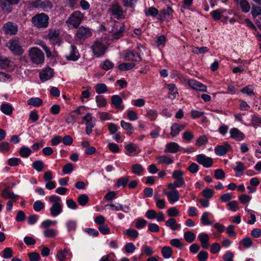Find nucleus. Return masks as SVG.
Instances as JSON below:
<instances>
[{
    "label": "nucleus",
    "instance_id": "obj_39",
    "mask_svg": "<svg viewBox=\"0 0 261 261\" xmlns=\"http://www.w3.org/2000/svg\"><path fill=\"white\" fill-rule=\"evenodd\" d=\"M237 166L234 168V170L236 172V176H240L243 174V171L245 169L244 164L241 162L236 163Z\"/></svg>",
    "mask_w": 261,
    "mask_h": 261
},
{
    "label": "nucleus",
    "instance_id": "obj_33",
    "mask_svg": "<svg viewBox=\"0 0 261 261\" xmlns=\"http://www.w3.org/2000/svg\"><path fill=\"white\" fill-rule=\"evenodd\" d=\"M42 103V100L38 97L31 98L27 101L28 105H31L35 107L41 106Z\"/></svg>",
    "mask_w": 261,
    "mask_h": 261
},
{
    "label": "nucleus",
    "instance_id": "obj_40",
    "mask_svg": "<svg viewBox=\"0 0 261 261\" xmlns=\"http://www.w3.org/2000/svg\"><path fill=\"white\" fill-rule=\"evenodd\" d=\"M95 101L98 107H104L107 105L106 99L102 95H97L95 97Z\"/></svg>",
    "mask_w": 261,
    "mask_h": 261
},
{
    "label": "nucleus",
    "instance_id": "obj_47",
    "mask_svg": "<svg viewBox=\"0 0 261 261\" xmlns=\"http://www.w3.org/2000/svg\"><path fill=\"white\" fill-rule=\"evenodd\" d=\"M225 11L224 10L222 9H218L216 10H214L211 12V14L212 17L215 20H220L222 17V15L223 13Z\"/></svg>",
    "mask_w": 261,
    "mask_h": 261
},
{
    "label": "nucleus",
    "instance_id": "obj_38",
    "mask_svg": "<svg viewBox=\"0 0 261 261\" xmlns=\"http://www.w3.org/2000/svg\"><path fill=\"white\" fill-rule=\"evenodd\" d=\"M184 239L188 243H192L196 239L195 234L192 231H187L184 234Z\"/></svg>",
    "mask_w": 261,
    "mask_h": 261
},
{
    "label": "nucleus",
    "instance_id": "obj_61",
    "mask_svg": "<svg viewBox=\"0 0 261 261\" xmlns=\"http://www.w3.org/2000/svg\"><path fill=\"white\" fill-rule=\"evenodd\" d=\"M179 212L175 207L169 208L167 211V214L169 217H175L179 215Z\"/></svg>",
    "mask_w": 261,
    "mask_h": 261
},
{
    "label": "nucleus",
    "instance_id": "obj_43",
    "mask_svg": "<svg viewBox=\"0 0 261 261\" xmlns=\"http://www.w3.org/2000/svg\"><path fill=\"white\" fill-rule=\"evenodd\" d=\"M95 91L98 94H102L108 91L107 86L103 83L97 84L95 86Z\"/></svg>",
    "mask_w": 261,
    "mask_h": 261
},
{
    "label": "nucleus",
    "instance_id": "obj_25",
    "mask_svg": "<svg viewBox=\"0 0 261 261\" xmlns=\"http://www.w3.org/2000/svg\"><path fill=\"white\" fill-rule=\"evenodd\" d=\"M2 196L5 199H11L14 200L15 201L17 197V195L15 194L13 192H11L10 188L6 187L4 188L2 192Z\"/></svg>",
    "mask_w": 261,
    "mask_h": 261
},
{
    "label": "nucleus",
    "instance_id": "obj_17",
    "mask_svg": "<svg viewBox=\"0 0 261 261\" xmlns=\"http://www.w3.org/2000/svg\"><path fill=\"white\" fill-rule=\"evenodd\" d=\"M125 60L139 62L142 60L140 55L134 51L128 50L124 56Z\"/></svg>",
    "mask_w": 261,
    "mask_h": 261
},
{
    "label": "nucleus",
    "instance_id": "obj_5",
    "mask_svg": "<svg viewBox=\"0 0 261 261\" xmlns=\"http://www.w3.org/2000/svg\"><path fill=\"white\" fill-rule=\"evenodd\" d=\"M29 56L34 64H41L44 62V54L42 50L37 47H33L29 49Z\"/></svg>",
    "mask_w": 261,
    "mask_h": 261
},
{
    "label": "nucleus",
    "instance_id": "obj_54",
    "mask_svg": "<svg viewBox=\"0 0 261 261\" xmlns=\"http://www.w3.org/2000/svg\"><path fill=\"white\" fill-rule=\"evenodd\" d=\"M32 166L36 170L40 172L43 168V163L40 160L36 161L33 162Z\"/></svg>",
    "mask_w": 261,
    "mask_h": 261
},
{
    "label": "nucleus",
    "instance_id": "obj_15",
    "mask_svg": "<svg viewBox=\"0 0 261 261\" xmlns=\"http://www.w3.org/2000/svg\"><path fill=\"white\" fill-rule=\"evenodd\" d=\"M105 207H109V209L112 211H121L126 213H128L130 210L129 205H123L119 203L116 205L113 203H110L109 204H106Z\"/></svg>",
    "mask_w": 261,
    "mask_h": 261
},
{
    "label": "nucleus",
    "instance_id": "obj_22",
    "mask_svg": "<svg viewBox=\"0 0 261 261\" xmlns=\"http://www.w3.org/2000/svg\"><path fill=\"white\" fill-rule=\"evenodd\" d=\"M230 137L237 141H240L245 138V135L237 128H233L230 130Z\"/></svg>",
    "mask_w": 261,
    "mask_h": 261
},
{
    "label": "nucleus",
    "instance_id": "obj_59",
    "mask_svg": "<svg viewBox=\"0 0 261 261\" xmlns=\"http://www.w3.org/2000/svg\"><path fill=\"white\" fill-rule=\"evenodd\" d=\"M10 150L9 143L7 142H2L0 143V151L1 152H7Z\"/></svg>",
    "mask_w": 261,
    "mask_h": 261
},
{
    "label": "nucleus",
    "instance_id": "obj_60",
    "mask_svg": "<svg viewBox=\"0 0 261 261\" xmlns=\"http://www.w3.org/2000/svg\"><path fill=\"white\" fill-rule=\"evenodd\" d=\"M147 223V222L145 219H138L136 222L135 226L138 229H141L145 227Z\"/></svg>",
    "mask_w": 261,
    "mask_h": 261
},
{
    "label": "nucleus",
    "instance_id": "obj_30",
    "mask_svg": "<svg viewBox=\"0 0 261 261\" xmlns=\"http://www.w3.org/2000/svg\"><path fill=\"white\" fill-rule=\"evenodd\" d=\"M237 3L240 5L243 12L248 13L250 11L251 9L250 5L247 0L240 1Z\"/></svg>",
    "mask_w": 261,
    "mask_h": 261
},
{
    "label": "nucleus",
    "instance_id": "obj_46",
    "mask_svg": "<svg viewBox=\"0 0 261 261\" xmlns=\"http://www.w3.org/2000/svg\"><path fill=\"white\" fill-rule=\"evenodd\" d=\"M57 231L54 229L46 228L43 231V234L46 238H52L56 237Z\"/></svg>",
    "mask_w": 261,
    "mask_h": 261
},
{
    "label": "nucleus",
    "instance_id": "obj_28",
    "mask_svg": "<svg viewBox=\"0 0 261 261\" xmlns=\"http://www.w3.org/2000/svg\"><path fill=\"white\" fill-rule=\"evenodd\" d=\"M172 12V9L170 6H168L166 9H164L161 11L160 14L161 19L165 20L169 18Z\"/></svg>",
    "mask_w": 261,
    "mask_h": 261
},
{
    "label": "nucleus",
    "instance_id": "obj_36",
    "mask_svg": "<svg viewBox=\"0 0 261 261\" xmlns=\"http://www.w3.org/2000/svg\"><path fill=\"white\" fill-rule=\"evenodd\" d=\"M1 110L4 114L10 115L12 113L13 108L8 103H4L1 105Z\"/></svg>",
    "mask_w": 261,
    "mask_h": 261
},
{
    "label": "nucleus",
    "instance_id": "obj_64",
    "mask_svg": "<svg viewBox=\"0 0 261 261\" xmlns=\"http://www.w3.org/2000/svg\"><path fill=\"white\" fill-rule=\"evenodd\" d=\"M28 257L31 261H39L40 256L39 253L31 252L28 254Z\"/></svg>",
    "mask_w": 261,
    "mask_h": 261
},
{
    "label": "nucleus",
    "instance_id": "obj_26",
    "mask_svg": "<svg viewBox=\"0 0 261 261\" xmlns=\"http://www.w3.org/2000/svg\"><path fill=\"white\" fill-rule=\"evenodd\" d=\"M198 239L201 243V247L204 249H207L209 247V237L207 234L201 233L198 236Z\"/></svg>",
    "mask_w": 261,
    "mask_h": 261
},
{
    "label": "nucleus",
    "instance_id": "obj_57",
    "mask_svg": "<svg viewBox=\"0 0 261 261\" xmlns=\"http://www.w3.org/2000/svg\"><path fill=\"white\" fill-rule=\"evenodd\" d=\"M44 203L40 200L35 201L33 204V208L36 212H40L41 210L44 208Z\"/></svg>",
    "mask_w": 261,
    "mask_h": 261
},
{
    "label": "nucleus",
    "instance_id": "obj_9",
    "mask_svg": "<svg viewBox=\"0 0 261 261\" xmlns=\"http://www.w3.org/2000/svg\"><path fill=\"white\" fill-rule=\"evenodd\" d=\"M114 17L117 19H120L123 15V11L121 6L117 2H114L108 10Z\"/></svg>",
    "mask_w": 261,
    "mask_h": 261
},
{
    "label": "nucleus",
    "instance_id": "obj_8",
    "mask_svg": "<svg viewBox=\"0 0 261 261\" xmlns=\"http://www.w3.org/2000/svg\"><path fill=\"white\" fill-rule=\"evenodd\" d=\"M106 49V46L100 41H95L92 46L93 54L96 57L103 56Z\"/></svg>",
    "mask_w": 261,
    "mask_h": 261
},
{
    "label": "nucleus",
    "instance_id": "obj_44",
    "mask_svg": "<svg viewBox=\"0 0 261 261\" xmlns=\"http://www.w3.org/2000/svg\"><path fill=\"white\" fill-rule=\"evenodd\" d=\"M135 66L133 63H123L119 65L118 68L121 71H125L132 69Z\"/></svg>",
    "mask_w": 261,
    "mask_h": 261
},
{
    "label": "nucleus",
    "instance_id": "obj_10",
    "mask_svg": "<svg viewBox=\"0 0 261 261\" xmlns=\"http://www.w3.org/2000/svg\"><path fill=\"white\" fill-rule=\"evenodd\" d=\"M196 162L202 165L205 168H210L213 164V160L212 158L206 156L204 154H199L196 156Z\"/></svg>",
    "mask_w": 261,
    "mask_h": 261
},
{
    "label": "nucleus",
    "instance_id": "obj_1",
    "mask_svg": "<svg viewBox=\"0 0 261 261\" xmlns=\"http://www.w3.org/2000/svg\"><path fill=\"white\" fill-rule=\"evenodd\" d=\"M6 46L15 56H20L24 52V50L21 45V40L17 37L10 39Z\"/></svg>",
    "mask_w": 261,
    "mask_h": 261
},
{
    "label": "nucleus",
    "instance_id": "obj_6",
    "mask_svg": "<svg viewBox=\"0 0 261 261\" xmlns=\"http://www.w3.org/2000/svg\"><path fill=\"white\" fill-rule=\"evenodd\" d=\"M48 16L44 13L36 15L32 18V22L37 28H46L48 25Z\"/></svg>",
    "mask_w": 261,
    "mask_h": 261
},
{
    "label": "nucleus",
    "instance_id": "obj_19",
    "mask_svg": "<svg viewBox=\"0 0 261 261\" xmlns=\"http://www.w3.org/2000/svg\"><path fill=\"white\" fill-rule=\"evenodd\" d=\"M115 25L117 31L113 33V39H118L123 36V34L125 31L124 25L117 22Z\"/></svg>",
    "mask_w": 261,
    "mask_h": 261
},
{
    "label": "nucleus",
    "instance_id": "obj_52",
    "mask_svg": "<svg viewBox=\"0 0 261 261\" xmlns=\"http://www.w3.org/2000/svg\"><path fill=\"white\" fill-rule=\"evenodd\" d=\"M10 61L8 58L0 56V67L5 69L8 67L10 65Z\"/></svg>",
    "mask_w": 261,
    "mask_h": 261
},
{
    "label": "nucleus",
    "instance_id": "obj_58",
    "mask_svg": "<svg viewBox=\"0 0 261 261\" xmlns=\"http://www.w3.org/2000/svg\"><path fill=\"white\" fill-rule=\"evenodd\" d=\"M241 92L243 93L246 94L248 95H254L253 89L252 86H247L241 90Z\"/></svg>",
    "mask_w": 261,
    "mask_h": 261
},
{
    "label": "nucleus",
    "instance_id": "obj_4",
    "mask_svg": "<svg viewBox=\"0 0 261 261\" xmlns=\"http://www.w3.org/2000/svg\"><path fill=\"white\" fill-rule=\"evenodd\" d=\"M44 38L48 40L53 45H60L62 42L61 32L58 29H49L48 34L44 36Z\"/></svg>",
    "mask_w": 261,
    "mask_h": 261
},
{
    "label": "nucleus",
    "instance_id": "obj_23",
    "mask_svg": "<svg viewBox=\"0 0 261 261\" xmlns=\"http://www.w3.org/2000/svg\"><path fill=\"white\" fill-rule=\"evenodd\" d=\"M180 150L179 145L175 142H170L166 144L165 152L175 153Z\"/></svg>",
    "mask_w": 261,
    "mask_h": 261
},
{
    "label": "nucleus",
    "instance_id": "obj_42",
    "mask_svg": "<svg viewBox=\"0 0 261 261\" xmlns=\"http://www.w3.org/2000/svg\"><path fill=\"white\" fill-rule=\"evenodd\" d=\"M208 142V139L205 135L199 136L196 140L195 145L198 147L205 145Z\"/></svg>",
    "mask_w": 261,
    "mask_h": 261
},
{
    "label": "nucleus",
    "instance_id": "obj_56",
    "mask_svg": "<svg viewBox=\"0 0 261 261\" xmlns=\"http://www.w3.org/2000/svg\"><path fill=\"white\" fill-rule=\"evenodd\" d=\"M252 197L251 196L247 195L246 194H242L239 196V199L240 202L243 204H248L251 200Z\"/></svg>",
    "mask_w": 261,
    "mask_h": 261
},
{
    "label": "nucleus",
    "instance_id": "obj_16",
    "mask_svg": "<svg viewBox=\"0 0 261 261\" xmlns=\"http://www.w3.org/2000/svg\"><path fill=\"white\" fill-rule=\"evenodd\" d=\"M231 149V146L228 143H225L222 145H218L215 148V153L219 156L224 155Z\"/></svg>",
    "mask_w": 261,
    "mask_h": 261
},
{
    "label": "nucleus",
    "instance_id": "obj_7",
    "mask_svg": "<svg viewBox=\"0 0 261 261\" xmlns=\"http://www.w3.org/2000/svg\"><path fill=\"white\" fill-rule=\"evenodd\" d=\"M30 5L44 12H48L53 7V3L49 0H34L30 3Z\"/></svg>",
    "mask_w": 261,
    "mask_h": 261
},
{
    "label": "nucleus",
    "instance_id": "obj_31",
    "mask_svg": "<svg viewBox=\"0 0 261 261\" xmlns=\"http://www.w3.org/2000/svg\"><path fill=\"white\" fill-rule=\"evenodd\" d=\"M158 162L160 164H164L166 165H170L173 163V160L172 158H168L163 155L156 158Z\"/></svg>",
    "mask_w": 261,
    "mask_h": 261
},
{
    "label": "nucleus",
    "instance_id": "obj_50",
    "mask_svg": "<svg viewBox=\"0 0 261 261\" xmlns=\"http://www.w3.org/2000/svg\"><path fill=\"white\" fill-rule=\"evenodd\" d=\"M170 244L174 247L182 249L185 247V244L178 239H173L170 241Z\"/></svg>",
    "mask_w": 261,
    "mask_h": 261
},
{
    "label": "nucleus",
    "instance_id": "obj_55",
    "mask_svg": "<svg viewBox=\"0 0 261 261\" xmlns=\"http://www.w3.org/2000/svg\"><path fill=\"white\" fill-rule=\"evenodd\" d=\"M209 215L210 213L208 212H204L203 213L201 218V221L203 225H210L212 224V222L208 220V218Z\"/></svg>",
    "mask_w": 261,
    "mask_h": 261
},
{
    "label": "nucleus",
    "instance_id": "obj_14",
    "mask_svg": "<svg viewBox=\"0 0 261 261\" xmlns=\"http://www.w3.org/2000/svg\"><path fill=\"white\" fill-rule=\"evenodd\" d=\"M39 76L42 82L50 80L54 76V70L50 67H46L40 72Z\"/></svg>",
    "mask_w": 261,
    "mask_h": 261
},
{
    "label": "nucleus",
    "instance_id": "obj_11",
    "mask_svg": "<svg viewBox=\"0 0 261 261\" xmlns=\"http://www.w3.org/2000/svg\"><path fill=\"white\" fill-rule=\"evenodd\" d=\"M83 119L86 122V134L89 135L95 126V119L93 118L91 114L88 113L83 118Z\"/></svg>",
    "mask_w": 261,
    "mask_h": 261
},
{
    "label": "nucleus",
    "instance_id": "obj_13",
    "mask_svg": "<svg viewBox=\"0 0 261 261\" xmlns=\"http://www.w3.org/2000/svg\"><path fill=\"white\" fill-rule=\"evenodd\" d=\"M187 83L189 86L194 90L201 92H206L207 90V87L205 85L195 80H189Z\"/></svg>",
    "mask_w": 261,
    "mask_h": 261
},
{
    "label": "nucleus",
    "instance_id": "obj_32",
    "mask_svg": "<svg viewBox=\"0 0 261 261\" xmlns=\"http://www.w3.org/2000/svg\"><path fill=\"white\" fill-rule=\"evenodd\" d=\"M20 155L23 158H28L32 153L31 149L27 146H22L19 150Z\"/></svg>",
    "mask_w": 261,
    "mask_h": 261
},
{
    "label": "nucleus",
    "instance_id": "obj_34",
    "mask_svg": "<svg viewBox=\"0 0 261 261\" xmlns=\"http://www.w3.org/2000/svg\"><path fill=\"white\" fill-rule=\"evenodd\" d=\"M144 13L146 16H151L154 17L159 14V11L155 7H151L148 9H146L144 10Z\"/></svg>",
    "mask_w": 261,
    "mask_h": 261
},
{
    "label": "nucleus",
    "instance_id": "obj_24",
    "mask_svg": "<svg viewBox=\"0 0 261 261\" xmlns=\"http://www.w3.org/2000/svg\"><path fill=\"white\" fill-rule=\"evenodd\" d=\"M62 204H53L49 208L50 214L53 217H57L62 212Z\"/></svg>",
    "mask_w": 261,
    "mask_h": 261
},
{
    "label": "nucleus",
    "instance_id": "obj_45",
    "mask_svg": "<svg viewBox=\"0 0 261 261\" xmlns=\"http://www.w3.org/2000/svg\"><path fill=\"white\" fill-rule=\"evenodd\" d=\"M114 64L109 60H106L100 64V67L105 70H108L114 67Z\"/></svg>",
    "mask_w": 261,
    "mask_h": 261
},
{
    "label": "nucleus",
    "instance_id": "obj_2",
    "mask_svg": "<svg viewBox=\"0 0 261 261\" xmlns=\"http://www.w3.org/2000/svg\"><path fill=\"white\" fill-rule=\"evenodd\" d=\"M74 36L76 44H83L85 41L92 35V30L89 27L81 25L77 28Z\"/></svg>",
    "mask_w": 261,
    "mask_h": 261
},
{
    "label": "nucleus",
    "instance_id": "obj_37",
    "mask_svg": "<svg viewBox=\"0 0 261 261\" xmlns=\"http://www.w3.org/2000/svg\"><path fill=\"white\" fill-rule=\"evenodd\" d=\"M120 124L123 129L127 131V134L131 135L133 133V126L132 124L122 120L120 122Z\"/></svg>",
    "mask_w": 261,
    "mask_h": 261
},
{
    "label": "nucleus",
    "instance_id": "obj_49",
    "mask_svg": "<svg viewBox=\"0 0 261 261\" xmlns=\"http://www.w3.org/2000/svg\"><path fill=\"white\" fill-rule=\"evenodd\" d=\"M132 172L137 175H141L144 172V168L140 164H135L132 167Z\"/></svg>",
    "mask_w": 261,
    "mask_h": 261
},
{
    "label": "nucleus",
    "instance_id": "obj_18",
    "mask_svg": "<svg viewBox=\"0 0 261 261\" xmlns=\"http://www.w3.org/2000/svg\"><path fill=\"white\" fill-rule=\"evenodd\" d=\"M111 104L119 110H122L124 108V106L122 105V99L118 95H114L111 97Z\"/></svg>",
    "mask_w": 261,
    "mask_h": 261
},
{
    "label": "nucleus",
    "instance_id": "obj_51",
    "mask_svg": "<svg viewBox=\"0 0 261 261\" xmlns=\"http://www.w3.org/2000/svg\"><path fill=\"white\" fill-rule=\"evenodd\" d=\"M89 201V197L86 194H82L77 198V202L82 206H85Z\"/></svg>",
    "mask_w": 261,
    "mask_h": 261
},
{
    "label": "nucleus",
    "instance_id": "obj_35",
    "mask_svg": "<svg viewBox=\"0 0 261 261\" xmlns=\"http://www.w3.org/2000/svg\"><path fill=\"white\" fill-rule=\"evenodd\" d=\"M161 253L165 258H169L171 256L173 251L170 247L165 246L162 248Z\"/></svg>",
    "mask_w": 261,
    "mask_h": 261
},
{
    "label": "nucleus",
    "instance_id": "obj_3",
    "mask_svg": "<svg viewBox=\"0 0 261 261\" xmlns=\"http://www.w3.org/2000/svg\"><path fill=\"white\" fill-rule=\"evenodd\" d=\"M84 18L83 14L79 11L73 12L66 21L68 27L70 29H77L82 22Z\"/></svg>",
    "mask_w": 261,
    "mask_h": 261
},
{
    "label": "nucleus",
    "instance_id": "obj_12",
    "mask_svg": "<svg viewBox=\"0 0 261 261\" xmlns=\"http://www.w3.org/2000/svg\"><path fill=\"white\" fill-rule=\"evenodd\" d=\"M3 29L5 34L10 35H15L18 32L17 25L16 23L10 21L5 23L3 25Z\"/></svg>",
    "mask_w": 261,
    "mask_h": 261
},
{
    "label": "nucleus",
    "instance_id": "obj_63",
    "mask_svg": "<svg viewBox=\"0 0 261 261\" xmlns=\"http://www.w3.org/2000/svg\"><path fill=\"white\" fill-rule=\"evenodd\" d=\"M208 258V253L205 251H200L197 255L199 261H206Z\"/></svg>",
    "mask_w": 261,
    "mask_h": 261
},
{
    "label": "nucleus",
    "instance_id": "obj_48",
    "mask_svg": "<svg viewBox=\"0 0 261 261\" xmlns=\"http://www.w3.org/2000/svg\"><path fill=\"white\" fill-rule=\"evenodd\" d=\"M123 233L129 238L133 239H136L138 238L139 232L135 229H126Z\"/></svg>",
    "mask_w": 261,
    "mask_h": 261
},
{
    "label": "nucleus",
    "instance_id": "obj_62",
    "mask_svg": "<svg viewBox=\"0 0 261 261\" xmlns=\"http://www.w3.org/2000/svg\"><path fill=\"white\" fill-rule=\"evenodd\" d=\"M182 138L186 141H191L194 138V135L192 132L186 130L183 133Z\"/></svg>",
    "mask_w": 261,
    "mask_h": 261
},
{
    "label": "nucleus",
    "instance_id": "obj_27",
    "mask_svg": "<svg viewBox=\"0 0 261 261\" xmlns=\"http://www.w3.org/2000/svg\"><path fill=\"white\" fill-rule=\"evenodd\" d=\"M168 199L170 203L177 201L179 199V194L177 190H174L169 192L167 194Z\"/></svg>",
    "mask_w": 261,
    "mask_h": 261
},
{
    "label": "nucleus",
    "instance_id": "obj_29",
    "mask_svg": "<svg viewBox=\"0 0 261 261\" xmlns=\"http://www.w3.org/2000/svg\"><path fill=\"white\" fill-rule=\"evenodd\" d=\"M167 227H170L172 230H177L180 227V224L176 223V220L174 218L168 219L165 223Z\"/></svg>",
    "mask_w": 261,
    "mask_h": 261
},
{
    "label": "nucleus",
    "instance_id": "obj_21",
    "mask_svg": "<svg viewBox=\"0 0 261 261\" xmlns=\"http://www.w3.org/2000/svg\"><path fill=\"white\" fill-rule=\"evenodd\" d=\"M185 124H179L177 123H173L171 126L170 135L173 137L177 136L180 131L185 128Z\"/></svg>",
    "mask_w": 261,
    "mask_h": 261
},
{
    "label": "nucleus",
    "instance_id": "obj_41",
    "mask_svg": "<svg viewBox=\"0 0 261 261\" xmlns=\"http://www.w3.org/2000/svg\"><path fill=\"white\" fill-rule=\"evenodd\" d=\"M69 250L67 249H65L63 250H59L57 254V257L60 261H64L66 257L69 255Z\"/></svg>",
    "mask_w": 261,
    "mask_h": 261
},
{
    "label": "nucleus",
    "instance_id": "obj_53",
    "mask_svg": "<svg viewBox=\"0 0 261 261\" xmlns=\"http://www.w3.org/2000/svg\"><path fill=\"white\" fill-rule=\"evenodd\" d=\"M251 13L253 18L261 15V7L253 6L251 9Z\"/></svg>",
    "mask_w": 261,
    "mask_h": 261
},
{
    "label": "nucleus",
    "instance_id": "obj_20",
    "mask_svg": "<svg viewBox=\"0 0 261 261\" xmlns=\"http://www.w3.org/2000/svg\"><path fill=\"white\" fill-rule=\"evenodd\" d=\"M66 58L67 60L71 61H76L80 58V54L75 46H70L69 53L66 56Z\"/></svg>",
    "mask_w": 261,
    "mask_h": 261
}]
</instances>
